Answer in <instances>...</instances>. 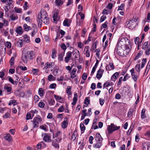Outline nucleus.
<instances>
[{"label":"nucleus","mask_w":150,"mask_h":150,"mask_svg":"<svg viewBox=\"0 0 150 150\" xmlns=\"http://www.w3.org/2000/svg\"><path fill=\"white\" fill-rule=\"evenodd\" d=\"M77 133L76 132L74 131L71 137V139H73V140H75L76 137Z\"/></svg>","instance_id":"47"},{"label":"nucleus","mask_w":150,"mask_h":150,"mask_svg":"<svg viewBox=\"0 0 150 150\" xmlns=\"http://www.w3.org/2000/svg\"><path fill=\"white\" fill-rule=\"evenodd\" d=\"M103 139L99 134L97 133L96 134L95 140L96 142H102Z\"/></svg>","instance_id":"13"},{"label":"nucleus","mask_w":150,"mask_h":150,"mask_svg":"<svg viewBox=\"0 0 150 150\" xmlns=\"http://www.w3.org/2000/svg\"><path fill=\"white\" fill-rule=\"evenodd\" d=\"M114 68L113 64L110 63L109 64L106 66L105 69L107 70H110L113 69Z\"/></svg>","instance_id":"18"},{"label":"nucleus","mask_w":150,"mask_h":150,"mask_svg":"<svg viewBox=\"0 0 150 150\" xmlns=\"http://www.w3.org/2000/svg\"><path fill=\"white\" fill-rule=\"evenodd\" d=\"M57 53L56 51L54 50H53L52 51V54H51V57L53 59H55L56 57V54Z\"/></svg>","instance_id":"37"},{"label":"nucleus","mask_w":150,"mask_h":150,"mask_svg":"<svg viewBox=\"0 0 150 150\" xmlns=\"http://www.w3.org/2000/svg\"><path fill=\"white\" fill-rule=\"evenodd\" d=\"M54 65V63L53 62L46 63L45 64V66L44 69H46L47 68H50Z\"/></svg>","instance_id":"14"},{"label":"nucleus","mask_w":150,"mask_h":150,"mask_svg":"<svg viewBox=\"0 0 150 150\" xmlns=\"http://www.w3.org/2000/svg\"><path fill=\"white\" fill-rule=\"evenodd\" d=\"M72 55V52L69 51L66 54V57L64 58V61L66 63H68L70 60Z\"/></svg>","instance_id":"9"},{"label":"nucleus","mask_w":150,"mask_h":150,"mask_svg":"<svg viewBox=\"0 0 150 150\" xmlns=\"http://www.w3.org/2000/svg\"><path fill=\"white\" fill-rule=\"evenodd\" d=\"M38 24L40 27L42 26V22L45 24H48L49 23V20L48 17L47 12L44 10L40 12V17L39 16L38 21Z\"/></svg>","instance_id":"2"},{"label":"nucleus","mask_w":150,"mask_h":150,"mask_svg":"<svg viewBox=\"0 0 150 150\" xmlns=\"http://www.w3.org/2000/svg\"><path fill=\"white\" fill-rule=\"evenodd\" d=\"M79 51L77 50L76 49H74L73 51V55L74 56V58L76 59L78 58L77 56L79 55Z\"/></svg>","instance_id":"23"},{"label":"nucleus","mask_w":150,"mask_h":150,"mask_svg":"<svg viewBox=\"0 0 150 150\" xmlns=\"http://www.w3.org/2000/svg\"><path fill=\"white\" fill-rule=\"evenodd\" d=\"M143 150H150V145L149 144L144 143L143 144Z\"/></svg>","instance_id":"24"},{"label":"nucleus","mask_w":150,"mask_h":150,"mask_svg":"<svg viewBox=\"0 0 150 150\" xmlns=\"http://www.w3.org/2000/svg\"><path fill=\"white\" fill-rule=\"evenodd\" d=\"M38 106L40 108H42L44 107L45 104L43 102H40L39 103Z\"/></svg>","instance_id":"54"},{"label":"nucleus","mask_w":150,"mask_h":150,"mask_svg":"<svg viewBox=\"0 0 150 150\" xmlns=\"http://www.w3.org/2000/svg\"><path fill=\"white\" fill-rule=\"evenodd\" d=\"M146 110L145 109H143L142 110L141 112V117L142 119H144L146 117L145 114Z\"/></svg>","instance_id":"28"},{"label":"nucleus","mask_w":150,"mask_h":150,"mask_svg":"<svg viewBox=\"0 0 150 150\" xmlns=\"http://www.w3.org/2000/svg\"><path fill=\"white\" fill-rule=\"evenodd\" d=\"M133 127L134 125H133V124H132V125H131L129 129L128 130L127 132V135H129V134H130L131 132L132 131V130L133 128Z\"/></svg>","instance_id":"42"},{"label":"nucleus","mask_w":150,"mask_h":150,"mask_svg":"<svg viewBox=\"0 0 150 150\" xmlns=\"http://www.w3.org/2000/svg\"><path fill=\"white\" fill-rule=\"evenodd\" d=\"M77 97H78V95H77V93H75V94H74V97L73 98V101H74L75 102H77Z\"/></svg>","instance_id":"58"},{"label":"nucleus","mask_w":150,"mask_h":150,"mask_svg":"<svg viewBox=\"0 0 150 150\" xmlns=\"http://www.w3.org/2000/svg\"><path fill=\"white\" fill-rule=\"evenodd\" d=\"M120 128V126H117L113 124H111L110 125L108 126L107 129L109 133L111 134L114 131L119 129Z\"/></svg>","instance_id":"7"},{"label":"nucleus","mask_w":150,"mask_h":150,"mask_svg":"<svg viewBox=\"0 0 150 150\" xmlns=\"http://www.w3.org/2000/svg\"><path fill=\"white\" fill-rule=\"evenodd\" d=\"M148 42H145L142 46V49L143 50H145L148 46Z\"/></svg>","instance_id":"40"},{"label":"nucleus","mask_w":150,"mask_h":150,"mask_svg":"<svg viewBox=\"0 0 150 150\" xmlns=\"http://www.w3.org/2000/svg\"><path fill=\"white\" fill-rule=\"evenodd\" d=\"M145 136L150 138V131H147L145 134Z\"/></svg>","instance_id":"64"},{"label":"nucleus","mask_w":150,"mask_h":150,"mask_svg":"<svg viewBox=\"0 0 150 150\" xmlns=\"http://www.w3.org/2000/svg\"><path fill=\"white\" fill-rule=\"evenodd\" d=\"M71 88L70 86H68L67 88V92L69 95H71Z\"/></svg>","instance_id":"43"},{"label":"nucleus","mask_w":150,"mask_h":150,"mask_svg":"<svg viewBox=\"0 0 150 150\" xmlns=\"http://www.w3.org/2000/svg\"><path fill=\"white\" fill-rule=\"evenodd\" d=\"M39 98L37 95H35L34 97V101L35 102H37L39 100Z\"/></svg>","instance_id":"61"},{"label":"nucleus","mask_w":150,"mask_h":150,"mask_svg":"<svg viewBox=\"0 0 150 150\" xmlns=\"http://www.w3.org/2000/svg\"><path fill=\"white\" fill-rule=\"evenodd\" d=\"M16 101L15 100H11L9 101L8 103L9 105H11L13 104V105H15L16 104Z\"/></svg>","instance_id":"45"},{"label":"nucleus","mask_w":150,"mask_h":150,"mask_svg":"<svg viewBox=\"0 0 150 150\" xmlns=\"http://www.w3.org/2000/svg\"><path fill=\"white\" fill-rule=\"evenodd\" d=\"M146 59H143L142 62V64H141V68H143L146 62Z\"/></svg>","instance_id":"44"},{"label":"nucleus","mask_w":150,"mask_h":150,"mask_svg":"<svg viewBox=\"0 0 150 150\" xmlns=\"http://www.w3.org/2000/svg\"><path fill=\"white\" fill-rule=\"evenodd\" d=\"M14 9L15 12L17 13H20L22 12V9L20 8L15 7L14 8Z\"/></svg>","instance_id":"29"},{"label":"nucleus","mask_w":150,"mask_h":150,"mask_svg":"<svg viewBox=\"0 0 150 150\" xmlns=\"http://www.w3.org/2000/svg\"><path fill=\"white\" fill-rule=\"evenodd\" d=\"M37 32V28H35L31 32V35L32 37H34L36 35Z\"/></svg>","instance_id":"31"},{"label":"nucleus","mask_w":150,"mask_h":150,"mask_svg":"<svg viewBox=\"0 0 150 150\" xmlns=\"http://www.w3.org/2000/svg\"><path fill=\"white\" fill-rule=\"evenodd\" d=\"M54 77L53 76V75L50 74L48 76V79L49 81H50L52 80H54Z\"/></svg>","instance_id":"49"},{"label":"nucleus","mask_w":150,"mask_h":150,"mask_svg":"<svg viewBox=\"0 0 150 150\" xmlns=\"http://www.w3.org/2000/svg\"><path fill=\"white\" fill-rule=\"evenodd\" d=\"M64 53H62L59 55L58 59L60 61H62L63 60V56Z\"/></svg>","instance_id":"35"},{"label":"nucleus","mask_w":150,"mask_h":150,"mask_svg":"<svg viewBox=\"0 0 150 150\" xmlns=\"http://www.w3.org/2000/svg\"><path fill=\"white\" fill-rule=\"evenodd\" d=\"M132 78L133 80L135 81H136L137 79V75L135 74H134L132 75Z\"/></svg>","instance_id":"59"},{"label":"nucleus","mask_w":150,"mask_h":150,"mask_svg":"<svg viewBox=\"0 0 150 150\" xmlns=\"http://www.w3.org/2000/svg\"><path fill=\"white\" fill-rule=\"evenodd\" d=\"M97 143L94 144L93 147L96 148H100L102 145V142H96Z\"/></svg>","instance_id":"27"},{"label":"nucleus","mask_w":150,"mask_h":150,"mask_svg":"<svg viewBox=\"0 0 150 150\" xmlns=\"http://www.w3.org/2000/svg\"><path fill=\"white\" fill-rule=\"evenodd\" d=\"M4 88L6 89L8 92H10L11 91V88L5 85L4 87Z\"/></svg>","instance_id":"36"},{"label":"nucleus","mask_w":150,"mask_h":150,"mask_svg":"<svg viewBox=\"0 0 150 150\" xmlns=\"http://www.w3.org/2000/svg\"><path fill=\"white\" fill-rule=\"evenodd\" d=\"M32 114L30 113H28L26 115V119L27 120H28L29 119H31L32 117H31Z\"/></svg>","instance_id":"46"},{"label":"nucleus","mask_w":150,"mask_h":150,"mask_svg":"<svg viewBox=\"0 0 150 150\" xmlns=\"http://www.w3.org/2000/svg\"><path fill=\"white\" fill-rule=\"evenodd\" d=\"M64 109L63 106H61L58 109L57 111L59 112H63L64 111Z\"/></svg>","instance_id":"50"},{"label":"nucleus","mask_w":150,"mask_h":150,"mask_svg":"<svg viewBox=\"0 0 150 150\" xmlns=\"http://www.w3.org/2000/svg\"><path fill=\"white\" fill-rule=\"evenodd\" d=\"M103 72L104 70L100 68L97 71L96 75V78L99 79H100L102 77Z\"/></svg>","instance_id":"10"},{"label":"nucleus","mask_w":150,"mask_h":150,"mask_svg":"<svg viewBox=\"0 0 150 150\" xmlns=\"http://www.w3.org/2000/svg\"><path fill=\"white\" fill-rule=\"evenodd\" d=\"M49 103L50 105H52L54 104L55 101L54 99H51L49 100Z\"/></svg>","instance_id":"51"},{"label":"nucleus","mask_w":150,"mask_h":150,"mask_svg":"<svg viewBox=\"0 0 150 150\" xmlns=\"http://www.w3.org/2000/svg\"><path fill=\"white\" fill-rule=\"evenodd\" d=\"M68 118L67 117H65L64 119V121L62 122V127L63 129H65L68 125Z\"/></svg>","instance_id":"12"},{"label":"nucleus","mask_w":150,"mask_h":150,"mask_svg":"<svg viewBox=\"0 0 150 150\" xmlns=\"http://www.w3.org/2000/svg\"><path fill=\"white\" fill-rule=\"evenodd\" d=\"M106 16L104 15L102 16L100 18V22H102L104 21L106 19Z\"/></svg>","instance_id":"60"},{"label":"nucleus","mask_w":150,"mask_h":150,"mask_svg":"<svg viewBox=\"0 0 150 150\" xmlns=\"http://www.w3.org/2000/svg\"><path fill=\"white\" fill-rule=\"evenodd\" d=\"M119 75V73L116 72L114 73L111 76V80L115 82L117 78L118 77Z\"/></svg>","instance_id":"15"},{"label":"nucleus","mask_w":150,"mask_h":150,"mask_svg":"<svg viewBox=\"0 0 150 150\" xmlns=\"http://www.w3.org/2000/svg\"><path fill=\"white\" fill-rule=\"evenodd\" d=\"M24 41L27 43H29L30 42V38L27 35H25L24 36Z\"/></svg>","instance_id":"19"},{"label":"nucleus","mask_w":150,"mask_h":150,"mask_svg":"<svg viewBox=\"0 0 150 150\" xmlns=\"http://www.w3.org/2000/svg\"><path fill=\"white\" fill-rule=\"evenodd\" d=\"M137 19V18L134 17L132 20L127 21L126 22L127 27L130 29H133L134 28L136 25L137 24L136 23Z\"/></svg>","instance_id":"4"},{"label":"nucleus","mask_w":150,"mask_h":150,"mask_svg":"<svg viewBox=\"0 0 150 150\" xmlns=\"http://www.w3.org/2000/svg\"><path fill=\"white\" fill-rule=\"evenodd\" d=\"M4 138L6 140L10 141L12 140V137L10 134H6Z\"/></svg>","instance_id":"25"},{"label":"nucleus","mask_w":150,"mask_h":150,"mask_svg":"<svg viewBox=\"0 0 150 150\" xmlns=\"http://www.w3.org/2000/svg\"><path fill=\"white\" fill-rule=\"evenodd\" d=\"M38 93V94L40 96H43V89L42 88H39V89Z\"/></svg>","instance_id":"34"},{"label":"nucleus","mask_w":150,"mask_h":150,"mask_svg":"<svg viewBox=\"0 0 150 150\" xmlns=\"http://www.w3.org/2000/svg\"><path fill=\"white\" fill-rule=\"evenodd\" d=\"M89 47L88 46H86L85 47L84 50V53L86 55V56L88 57L90 56V52H89Z\"/></svg>","instance_id":"11"},{"label":"nucleus","mask_w":150,"mask_h":150,"mask_svg":"<svg viewBox=\"0 0 150 150\" xmlns=\"http://www.w3.org/2000/svg\"><path fill=\"white\" fill-rule=\"evenodd\" d=\"M16 32L18 34L20 35H22L23 32V29L21 26H18L16 30Z\"/></svg>","instance_id":"21"},{"label":"nucleus","mask_w":150,"mask_h":150,"mask_svg":"<svg viewBox=\"0 0 150 150\" xmlns=\"http://www.w3.org/2000/svg\"><path fill=\"white\" fill-rule=\"evenodd\" d=\"M30 113L32 116V117L34 116L35 114H37L38 112V111L36 110H32L30 111Z\"/></svg>","instance_id":"55"},{"label":"nucleus","mask_w":150,"mask_h":150,"mask_svg":"<svg viewBox=\"0 0 150 150\" xmlns=\"http://www.w3.org/2000/svg\"><path fill=\"white\" fill-rule=\"evenodd\" d=\"M135 69L136 71L138 72L139 73L140 70V64H137L135 67Z\"/></svg>","instance_id":"33"},{"label":"nucleus","mask_w":150,"mask_h":150,"mask_svg":"<svg viewBox=\"0 0 150 150\" xmlns=\"http://www.w3.org/2000/svg\"><path fill=\"white\" fill-rule=\"evenodd\" d=\"M5 45L6 47L10 48L11 47V43L8 42H6L5 43Z\"/></svg>","instance_id":"57"},{"label":"nucleus","mask_w":150,"mask_h":150,"mask_svg":"<svg viewBox=\"0 0 150 150\" xmlns=\"http://www.w3.org/2000/svg\"><path fill=\"white\" fill-rule=\"evenodd\" d=\"M24 30L26 31L30 30L31 28L30 26H28L26 24H25L23 25Z\"/></svg>","instance_id":"32"},{"label":"nucleus","mask_w":150,"mask_h":150,"mask_svg":"<svg viewBox=\"0 0 150 150\" xmlns=\"http://www.w3.org/2000/svg\"><path fill=\"white\" fill-rule=\"evenodd\" d=\"M142 51H140L136 56L134 59V60H135L138 59L142 54Z\"/></svg>","instance_id":"41"},{"label":"nucleus","mask_w":150,"mask_h":150,"mask_svg":"<svg viewBox=\"0 0 150 150\" xmlns=\"http://www.w3.org/2000/svg\"><path fill=\"white\" fill-rule=\"evenodd\" d=\"M61 47L62 49L64 50V51H65L67 49L66 46L64 43H62L61 45Z\"/></svg>","instance_id":"63"},{"label":"nucleus","mask_w":150,"mask_h":150,"mask_svg":"<svg viewBox=\"0 0 150 150\" xmlns=\"http://www.w3.org/2000/svg\"><path fill=\"white\" fill-rule=\"evenodd\" d=\"M42 121V119L39 115L35 117L32 122H33V128H36L38 127V124L39 122H40Z\"/></svg>","instance_id":"6"},{"label":"nucleus","mask_w":150,"mask_h":150,"mask_svg":"<svg viewBox=\"0 0 150 150\" xmlns=\"http://www.w3.org/2000/svg\"><path fill=\"white\" fill-rule=\"evenodd\" d=\"M56 86L55 83H52L50 85L49 88L51 89H54L56 87Z\"/></svg>","instance_id":"56"},{"label":"nucleus","mask_w":150,"mask_h":150,"mask_svg":"<svg viewBox=\"0 0 150 150\" xmlns=\"http://www.w3.org/2000/svg\"><path fill=\"white\" fill-rule=\"evenodd\" d=\"M80 128L81 131V133H83L85 130V127L83 123H81L80 124Z\"/></svg>","instance_id":"30"},{"label":"nucleus","mask_w":150,"mask_h":150,"mask_svg":"<svg viewBox=\"0 0 150 150\" xmlns=\"http://www.w3.org/2000/svg\"><path fill=\"white\" fill-rule=\"evenodd\" d=\"M78 46L79 47L81 48H82L83 46V44L81 42H78Z\"/></svg>","instance_id":"62"},{"label":"nucleus","mask_w":150,"mask_h":150,"mask_svg":"<svg viewBox=\"0 0 150 150\" xmlns=\"http://www.w3.org/2000/svg\"><path fill=\"white\" fill-rule=\"evenodd\" d=\"M63 25L65 26L69 27L70 24V21L68 18H66L63 23Z\"/></svg>","instance_id":"17"},{"label":"nucleus","mask_w":150,"mask_h":150,"mask_svg":"<svg viewBox=\"0 0 150 150\" xmlns=\"http://www.w3.org/2000/svg\"><path fill=\"white\" fill-rule=\"evenodd\" d=\"M84 103L85 104H88L90 103L89 98L87 97L86 98L84 101Z\"/></svg>","instance_id":"52"},{"label":"nucleus","mask_w":150,"mask_h":150,"mask_svg":"<svg viewBox=\"0 0 150 150\" xmlns=\"http://www.w3.org/2000/svg\"><path fill=\"white\" fill-rule=\"evenodd\" d=\"M11 4V3H8L6 4L4 8V10L6 13L8 12L9 10L10 9V6Z\"/></svg>","instance_id":"20"},{"label":"nucleus","mask_w":150,"mask_h":150,"mask_svg":"<svg viewBox=\"0 0 150 150\" xmlns=\"http://www.w3.org/2000/svg\"><path fill=\"white\" fill-rule=\"evenodd\" d=\"M9 17L11 20L13 21L18 19V18L16 14H12L10 15Z\"/></svg>","instance_id":"16"},{"label":"nucleus","mask_w":150,"mask_h":150,"mask_svg":"<svg viewBox=\"0 0 150 150\" xmlns=\"http://www.w3.org/2000/svg\"><path fill=\"white\" fill-rule=\"evenodd\" d=\"M32 72L33 74L35 75H37L38 74L39 72V70L37 69L33 68L32 69Z\"/></svg>","instance_id":"39"},{"label":"nucleus","mask_w":150,"mask_h":150,"mask_svg":"<svg viewBox=\"0 0 150 150\" xmlns=\"http://www.w3.org/2000/svg\"><path fill=\"white\" fill-rule=\"evenodd\" d=\"M10 117V114L9 112L6 113L3 116V117L4 119L9 118Z\"/></svg>","instance_id":"48"},{"label":"nucleus","mask_w":150,"mask_h":150,"mask_svg":"<svg viewBox=\"0 0 150 150\" xmlns=\"http://www.w3.org/2000/svg\"><path fill=\"white\" fill-rule=\"evenodd\" d=\"M14 57H11V59L10 60L11 65H13L14 62Z\"/></svg>","instance_id":"53"},{"label":"nucleus","mask_w":150,"mask_h":150,"mask_svg":"<svg viewBox=\"0 0 150 150\" xmlns=\"http://www.w3.org/2000/svg\"><path fill=\"white\" fill-rule=\"evenodd\" d=\"M64 0H56V4L58 6L62 5L64 3Z\"/></svg>","instance_id":"26"},{"label":"nucleus","mask_w":150,"mask_h":150,"mask_svg":"<svg viewBox=\"0 0 150 150\" xmlns=\"http://www.w3.org/2000/svg\"><path fill=\"white\" fill-rule=\"evenodd\" d=\"M35 56L34 52L33 51H30L23 54L22 60L24 63H27L28 61L33 60Z\"/></svg>","instance_id":"3"},{"label":"nucleus","mask_w":150,"mask_h":150,"mask_svg":"<svg viewBox=\"0 0 150 150\" xmlns=\"http://www.w3.org/2000/svg\"><path fill=\"white\" fill-rule=\"evenodd\" d=\"M130 46L126 47L117 45L115 49V52L119 56H123L128 54L130 52Z\"/></svg>","instance_id":"1"},{"label":"nucleus","mask_w":150,"mask_h":150,"mask_svg":"<svg viewBox=\"0 0 150 150\" xmlns=\"http://www.w3.org/2000/svg\"><path fill=\"white\" fill-rule=\"evenodd\" d=\"M117 45L127 47L129 45V40L126 38H122L118 42Z\"/></svg>","instance_id":"5"},{"label":"nucleus","mask_w":150,"mask_h":150,"mask_svg":"<svg viewBox=\"0 0 150 150\" xmlns=\"http://www.w3.org/2000/svg\"><path fill=\"white\" fill-rule=\"evenodd\" d=\"M58 142L57 139H55L52 140V145L55 148L59 147Z\"/></svg>","instance_id":"22"},{"label":"nucleus","mask_w":150,"mask_h":150,"mask_svg":"<svg viewBox=\"0 0 150 150\" xmlns=\"http://www.w3.org/2000/svg\"><path fill=\"white\" fill-rule=\"evenodd\" d=\"M145 53L146 54L149 55L150 54V45H149L147 48L146 49Z\"/></svg>","instance_id":"38"},{"label":"nucleus","mask_w":150,"mask_h":150,"mask_svg":"<svg viewBox=\"0 0 150 150\" xmlns=\"http://www.w3.org/2000/svg\"><path fill=\"white\" fill-rule=\"evenodd\" d=\"M42 137L43 136V139L45 142H50L52 141L50 134L42 133Z\"/></svg>","instance_id":"8"}]
</instances>
